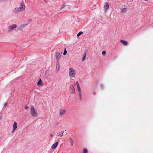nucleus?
Segmentation results:
<instances>
[{
	"label": "nucleus",
	"instance_id": "nucleus-28",
	"mask_svg": "<svg viewBox=\"0 0 153 153\" xmlns=\"http://www.w3.org/2000/svg\"><path fill=\"white\" fill-rule=\"evenodd\" d=\"M28 25V24H25L23 25V27L26 26Z\"/></svg>",
	"mask_w": 153,
	"mask_h": 153
},
{
	"label": "nucleus",
	"instance_id": "nucleus-32",
	"mask_svg": "<svg viewBox=\"0 0 153 153\" xmlns=\"http://www.w3.org/2000/svg\"><path fill=\"white\" fill-rule=\"evenodd\" d=\"M1 117H2L1 116H0V120L1 119Z\"/></svg>",
	"mask_w": 153,
	"mask_h": 153
},
{
	"label": "nucleus",
	"instance_id": "nucleus-6",
	"mask_svg": "<svg viewBox=\"0 0 153 153\" xmlns=\"http://www.w3.org/2000/svg\"><path fill=\"white\" fill-rule=\"evenodd\" d=\"M17 123L16 122H14L13 123V130L12 131V132L13 133L14 131L16 130V129L17 128Z\"/></svg>",
	"mask_w": 153,
	"mask_h": 153
},
{
	"label": "nucleus",
	"instance_id": "nucleus-8",
	"mask_svg": "<svg viewBox=\"0 0 153 153\" xmlns=\"http://www.w3.org/2000/svg\"><path fill=\"white\" fill-rule=\"evenodd\" d=\"M16 27H17V26L16 25H15V24L11 26H10L9 30L10 31L14 29Z\"/></svg>",
	"mask_w": 153,
	"mask_h": 153
},
{
	"label": "nucleus",
	"instance_id": "nucleus-9",
	"mask_svg": "<svg viewBox=\"0 0 153 153\" xmlns=\"http://www.w3.org/2000/svg\"><path fill=\"white\" fill-rule=\"evenodd\" d=\"M58 142H56L55 143L53 144L52 145V147H51V148H52V149H55L56 147L57 146H58Z\"/></svg>",
	"mask_w": 153,
	"mask_h": 153
},
{
	"label": "nucleus",
	"instance_id": "nucleus-22",
	"mask_svg": "<svg viewBox=\"0 0 153 153\" xmlns=\"http://www.w3.org/2000/svg\"><path fill=\"white\" fill-rule=\"evenodd\" d=\"M66 5L64 4L62 5L61 6V7L60 8V9H62L63 7H64Z\"/></svg>",
	"mask_w": 153,
	"mask_h": 153
},
{
	"label": "nucleus",
	"instance_id": "nucleus-2",
	"mask_svg": "<svg viewBox=\"0 0 153 153\" xmlns=\"http://www.w3.org/2000/svg\"><path fill=\"white\" fill-rule=\"evenodd\" d=\"M30 113L31 115L33 117H36L38 116L37 110L33 106H32L31 107Z\"/></svg>",
	"mask_w": 153,
	"mask_h": 153
},
{
	"label": "nucleus",
	"instance_id": "nucleus-12",
	"mask_svg": "<svg viewBox=\"0 0 153 153\" xmlns=\"http://www.w3.org/2000/svg\"><path fill=\"white\" fill-rule=\"evenodd\" d=\"M60 68V65L59 62H56V71H58Z\"/></svg>",
	"mask_w": 153,
	"mask_h": 153
},
{
	"label": "nucleus",
	"instance_id": "nucleus-4",
	"mask_svg": "<svg viewBox=\"0 0 153 153\" xmlns=\"http://www.w3.org/2000/svg\"><path fill=\"white\" fill-rule=\"evenodd\" d=\"M76 85V83L74 82L70 86V89L71 90V93L72 94H74L75 93V90L74 87Z\"/></svg>",
	"mask_w": 153,
	"mask_h": 153
},
{
	"label": "nucleus",
	"instance_id": "nucleus-7",
	"mask_svg": "<svg viewBox=\"0 0 153 153\" xmlns=\"http://www.w3.org/2000/svg\"><path fill=\"white\" fill-rule=\"evenodd\" d=\"M65 110L61 109L60 110L59 114L60 116H62L65 114Z\"/></svg>",
	"mask_w": 153,
	"mask_h": 153
},
{
	"label": "nucleus",
	"instance_id": "nucleus-20",
	"mask_svg": "<svg viewBox=\"0 0 153 153\" xmlns=\"http://www.w3.org/2000/svg\"><path fill=\"white\" fill-rule=\"evenodd\" d=\"M67 53V51L66 50V48H65V50H64V52L63 53V55H66V54Z\"/></svg>",
	"mask_w": 153,
	"mask_h": 153
},
{
	"label": "nucleus",
	"instance_id": "nucleus-16",
	"mask_svg": "<svg viewBox=\"0 0 153 153\" xmlns=\"http://www.w3.org/2000/svg\"><path fill=\"white\" fill-rule=\"evenodd\" d=\"M42 81L41 79H40L37 83V85L38 86L42 84Z\"/></svg>",
	"mask_w": 153,
	"mask_h": 153
},
{
	"label": "nucleus",
	"instance_id": "nucleus-19",
	"mask_svg": "<svg viewBox=\"0 0 153 153\" xmlns=\"http://www.w3.org/2000/svg\"><path fill=\"white\" fill-rule=\"evenodd\" d=\"M126 9L125 8H123L121 9V11L122 12H124L126 10Z\"/></svg>",
	"mask_w": 153,
	"mask_h": 153
},
{
	"label": "nucleus",
	"instance_id": "nucleus-23",
	"mask_svg": "<svg viewBox=\"0 0 153 153\" xmlns=\"http://www.w3.org/2000/svg\"><path fill=\"white\" fill-rule=\"evenodd\" d=\"M106 53V52L105 51H104L102 52V54L103 55H104Z\"/></svg>",
	"mask_w": 153,
	"mask_h": 153
},
{
	"label": "nucleus",
	"instance_id": "nucleus-15",
	"mask_svg": "<svg viewBox=\"0 0 153 153\" xmlns=\"http://www.w3.org/2000/svg\"><path fill=\"white\" fill-rule=\"evenodd\" d=\"M69 140L70 142L71 145L72 146L74 144V141L72 138H70L69 139Z\"/></svg>",
	"mask_w": 153,
	"mask_h": 153
},
{
	"label": "nucleus",
	"instance_id": "nucleus-10",
	"mask_svg": "<svg viewBox=\"0 0 153 153\" xmlns=\"http://www.w3.org/2000/svg\"><path fill=\"white\" fill-rule=\"evenodd\" d=\"M76 84L77 90L79 93H81V91L78 82L77 81H76Z\"/></svg>",
	"mask_w": 153,
	"mask_h": 153
},
{
	"label": "nucleus",
	"instance_id": "nucleus-14",
	"mask_svg": "<svg viewBox=\"0 0 153 153\" xmlns=\"http://www.w3.org/2000/svg\"><path fill=\"white\" fill-rule=\"evenodd\" d=\"M82 56H83V57L82 58V61L83 62L84 61L86 58V54L85 53H84L83 54Z\"/></svg>",
	"mask_w": 153,
	"mask_h": 153
},
{
	"label": "nucleus",
	"instance_id": "nucleus-29",
	"mask_svg": "<svg viewBox=\"0 0 153 153\" xmlns=\"http://www.w3.org/2000/svg\"><path fill=\"white\" fill-rule=\"evenodd\" d=\"M31 21V19H29V20H28V22H30Z\"/></svg>",
	"mask_w": 153,
	"mask_h": 153
},
{
	"label": "nucleus",
	"instance_id": "nucleus-33",
	"mask_svg": "<svg viewBox=\"0 0 153 153\" xmlns=\"http://www.w3.org/2000/svg\"><path fill=\"white\" fill-rule=\"evenodd\" d=\"M1 0H0V2H1Z\"/></svg>",
	"mask_w": 153,
	"mask_h": 153
},
{
	"label": "nucleus",
	"instance_id": "nucleus-11",
	"mask_svg": "<svg viewBox=\"0 0 153 153\" xmlns=\"http://www.w3.org/2000/svg\"><path fill=\"white\" fill-rule=\"evenodd\" d=\"M120 42L123 44L125 46L127 45L128 44L127 42L126 41L121 40H120Z\"/></svg>",
	"mask_w": 153,
	"mask_h": 153
},
{
	"label": "nucleus",
	"instance_id": "nucleus-31",
	"mask_svg": "<svg viewBox=\"0 0 153 153\" xmlns=\"http://www.w3.org/2000/svg\"><path fill=\"white\" fill-rule=\"evenodd\" d=\"M50 137H53V134H50Z\"/></svg>",
	"mask_w": 153,
	"mask_h": 153
},
{
	"label": "nucleus",
	"instance_id": "nucleus-18",
	"mask_svg": "<svg viewBox=\"0 0 153 153\" xmlns=\"http://www.w3.org/2000/svg\"><path fill=\"white\" fill-rule=\"evenodd\" d=\"M82 153H88V150L87 149L85 148L84 149Z\"/></svg>",
	"mask_w": 153,
	"mask_h": 153
},
{
	"label": "nucleus",
	"instance_id": "nucleus-25",
	"mask_svg": "<svg viewBox=\"0 0 153 153\" xmlns=\"http://www.w3.org/2000/svg\"><path fill=\"white\" fill-rule=\"evenodd\" d=\"M100 86L101 89H103V88L104 87L103 85L101 84L100 85Z\"/></svg>",
	"mask_w": 153,
	"mask_h": 153
},
{
	"label": "nucleus",
	"instance_id": "nucleus-13",
	"mask_svg": "<svg viewBox=\"0 0 153 153\" xmlns=\"http://www.w3.org/2000/svg\"><path fill=\"white\" fill-rule=\"evenodd\" d=\"M104 7L105 10H107L109 8V5L107 2H105V3Z\"/></svg>",
	"mask_w": 153,
	"mask_h": 153
},
{
	"label": "nucleus",
	"instance_id": "nucleus-21",
	"mask_svg": "<svg viewBox=\"0 0 153 153\" xmlns=\"http://www.w3.org/2000/svg\"><path fill=\"white\" fill-rule=\"evenodd\" d=\"M83 33V32L82 31H80L77 34V36H80L81 34H82Z\"/></svg>",
	"mask_w": 153,
	"mask_h": 153
},
{
	"label": "nucleus",
	"instance_id": "nucleus-5",
	"mask_svg": "<svg viewBox=\"0 0 153 153\" xmlns=\"http://www.w3.org/2000/svg\"><path fill=\"white\" fill-rule=\"evenodd\" d=\"M55 57H56V62H59V60L61 57V55L60 53H57L55 54Z\"/></svg>",
	"mask_w": 153,
	"mask_h": 153
},
{
	"label": "nucleus",
	"instance_id": "nucleus-3",
	"mask_svg": "<svg viewBox=\"0 0 153 153\" xmlns=\"http://www.w3.org/2000/svg\"><path fill=\"white\" fill-rule=\"evenodd\" d=\"M76 72L73 68H71L70 69L69 75L71 77H74L75 75Z\"/></svg>",
	"mask_w": 153,
	"mask_h": 153
},
{
	"label": "nucleus",
	"instance_id": "nucleus-27",
	"mask_svg": "<svg viewBox=\"0 0 153 153\" xmlns=\"http://www.w3.org/2000/svg\"><path fill=\"white\" fill-rule=\"evenodd\" d=\"M25 108L26 109H27L28 108V107L27 106H26L25 107Z\"/></svg>",
	"mask_w": 153,
	"mask_h": 153
},
{
	"label": "nucleus",
	"instance_id": "nucleus-26",
	"mask_svg": "<svg viewBox=\"0 0 153 153\" xmlns=\"http://www.w3.org/2000/svg\"><path fill=\"white\" fill-rule=\"evenodd\" d=\"M63 135V134H58V136L60 137H62Z\"/></svg>",
	"mask_w": 153,
	"mask_h": 153
},
{
	"label": "nucleus",
	"instance_id": "nucleus-1",
	"mask_svg": "<svg viewBox=\"0 0 153 153\" xmlns=\"http://www.w3.org/2000/svg\"><path fill=\"white\" fill-rule=\"evenodd\" d=\"M25 7V5L23 2H22L20 4V7L14 8L13 10V12L15 13H19L24 10Z\"/></svg>",
	"mask_w": 153,
	"mask_h": 153
},
{
	"label": "nucleus",
	"instance_id": "nucleus-24",
	"mask_svg": "<svg viewBox=\"0 0 153 153\" xmlns=\"http://www.w3.org/2000/svg\"><path fill=\"white\" fill-rule=\"evenodd\" d=\"M64 132V131H61V132H59V133H58V134H61V133H62V134H63V133Z\"/></svg>",
	"mask_w": 153,
	"mask_h": 153
},
{
	"label": "nucleus",
	"instance_id": "nucleus-30",
	"mask_svg": "<svg viewBox=\"0 0 153 153\" xmlns=\"http://www.w3.org/2000/svg\"><path fill=\"white\" fill-rule=\"evenodd\" d=\"M7 105V103L6 102L4 104V107H5L6 105Z\"/></svg>",
	"mask_w": 153,
	"mask_h": 153
},
{
	"label": "nucleus",
	"instance_id": "nucleus-17",
	"mask_svg": "<svg viewBox=\"0 0 153 153\" xmlns=\"http://www.w3.org/2000/svg\"><path fill=\"white\" fill-rule=\"evenodd\" d=\"M79 100H81L82 99V95L81 92L79 93Z\"/></svg>",
	"mask_w": 153,
	"mask_h": 153
}]
</instances>
